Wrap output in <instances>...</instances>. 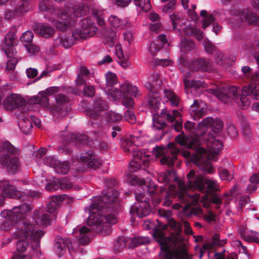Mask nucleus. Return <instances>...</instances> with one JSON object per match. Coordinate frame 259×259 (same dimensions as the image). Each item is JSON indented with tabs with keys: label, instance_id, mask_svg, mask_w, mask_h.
<instances>
[{
	"label": "nucleus",
	"instance_id": "aec40b11",
	"mask_svg": "<svg viewBox=\"0 0 259 259\" xmlns=\"http://www.w3.org/2000/svg\"><path fill=\"white\" fill-rule=\"evenodd\" d=\"M157 155H163L160 160L161 164H167L170 167L174 165L175 160L177 158V154L179 150L176 147L175 144L171 143L168 144L166 148L157 147Z\"/></svg>",
	"mask_w": 259,
	"mask_h": 259
},
{
	"label": "nucleus",
	"instance_id": "bf43d9fd",
	"mask_svg": "<svg viewBox=\"0 0 259 259\" xmlns=\"http://www.w3.org/2000/svg\"><path fill=\"white\" fill-rule=\"evenodd\" d=\"M124 118L131 124L135 122L136 118L134 113L132 111L127 110L124 114Z\"/></svg>",
	"mask_w": 259,
	"mask_h": 259
},
{
	"label": "nucleus",
	"instance_id": "cd10ccee",
	"mask_svg": "<svg viewBox=\"0 0 259 259\" xmlns=\"http://www.w3.org/2000/svg\"><path fill=\"white\" fill-rule=\"evenodd\" d=\"M16 41L14 32H9L6 35L5 47H3V49L7 56L11 57L14 55V53H16V51L14 48V46L16 44Z\"/></svg>",
	"mask_w": 259,
	"mask_h": 259
},
{
	"label": "nucleus",
	"instance_id": "7ed1b4c3",
	"mask_svg": "<svg viewBox=\"0 0 259 259\" xmlns=\"http://www.w3.org/2000/svg\"><path fill=\"white\" fill-rule=\"evenodd\" d=\"M118 192L114 188H109L103 192L102 196H96L93 198V203L89 207L85 208V211L89 214L87 224L90 227L83 226L77 227L73 230L72 233L77 238L80 245H85L89 243L91 237L93 236L92 232H101L104 224L103 203L104 201L109 199V204L113 203V207L115 208L116 196Z\"/></svg>",
	"mask_w": 259,
	"mask_h": 259
},
{
	"label": "nucleus",
	"instance_id": "2eb2a0df",
	"mask_svg": "<svg viewBox=\"0 0 259 259\" xmlns=\"http://www.w3.org/2000/svg\"><path fill=\"white\" fill-rule=\"evenodd\" d=\"M32 208L31 204L25 203L20 206L14 207L11 210H4L0 214L2 218L11 222H17L24 219Z\"/></svg>",
	"mask_w": 259,
	"mask_h": 259
},
{
	"label": "nucleus",
	"instance_id": "4d7b16f0",
	"mask_svg": "<svg viewBox=\"0 0 259 259\" xmlns=\"http://www.w3.org/2000/svg\"><path fill=\"white\" fill-rule=\"evenodd\" d=\"M104 38L107 39V41L113 42L116 38V33L111 28H108L105 32Z\"/></svg>",
	"mask_w": 259,
	"mask_h": 259
},
{
	"label": "nucleus",
	"instance_id": "39448f33",
	"mask_svg": "<svg viewBox=\"0 0 259 259\" xmlns=\"http://www.w3.org/2000/svg\"><path fill=\"white\" fill-rule=\"evenodd\" d=\"M130 178L132 180V185H138L135 193L137 202L131 206L130 212L133 215L137 214L139 218L146 217L151 211L148 196L151 197L154 205L158 204L161 201L158 188L153 183L147 185L145 181L138 177L131 176Z\"/></svg>",
	"mask_w": 259,
	"mask_h": 259
},
{
	"label": "nucleus",
	"instance_id": "bb28decb",
	"mask_svg": "<svg viewBox=\"0 0 259 259\" xmlns=\"http://www.w3.org/2000/svg\"><path fill=\"white\" fill-rule=\"evenodd\" d=\"M30 120L31 121L26 117L20 119L18 122V125L21 130L25 134H28L30 132L32 123L38 127H40L41 121L39 118L31 115Z\"/></svg>",
	"mask_w": 259,
	"mask_h": 259
},
{
	"label": "nucleus",
	"instance_id": "e433bc0d",
	"mask_svg": "<svg viewBox=\"0 0 259 259\" xmlns=\"http://www.w3.org/2000/svg\"><path fill=\"white\" fill-rule=\"evenodd\" d=\"M109 24L114 28L122 29L129 24V19L122 20L114 15H111L108 19Z\"/></svg>",
	"mask_w": 259,
	"mask_h": 259
},
{
	"label": "nucleus",
	"instance_id": "5fc2aeb1",
	"mask_svg": "<svg viewBox=\"0 0 259 259\" xmlns=\"http://www.w3.org/2000/svg\"><path fill=\"white\" fill-rule=\"evenodd\" d=\"M127 243H129V241H127V239L126 240V239L123 237H119L116 239L115 242V249L117 251H119L120 249L127 246Z\"/></svg>",
	"mask_w": 259,
	"mask_h": 259
},
{
	"label": "nucleus",
	"instance_id": "864d4df0",
	"mask_svg": "<svg viewBox=\"0 0 259 259\" xmlns=\"http://www.w3.org/2000/svg\"><path fill=\"white\" fill-rule=\"evenodd\" d=\"M10 59L8 60L6 69L8 71H13L16 67V65L18 62V58H17V53H14V55L11 57H8Z\"/></svg>",
	"mask_w": 259,
	"mask_h": 259
},
{
	"label": "nucleus",
	"instance_id": "f704fd0d",
	"mask_svg": "<svg viewBox=\"0 0 259 259\" xmlns=\"http://www.w3.org/2000/svg\"><path fill=\"white\" fill-rule=\"evenodd\" d=\"M35 33L45 37H49L54 33V29L51 26L42 23L36 24L34 27Z\"/></svg>",
	"mask_w": 259,
	"mask_h": 259
},
{
	"label": "nucleus",
	"instance_id": "0e129e2a",
	"mask_svg": "<svg viewBox=\"0 0 259 259\" xmlns=\"http://www.w3.org/2000/svg\"><path fill=\"white\" fill-rule=\"evenodd\" d=\"M33 37V34L31 31H26L20 37L21 41L30 42L32 41Z\"/></svg>",
	"mask_w": 259,
	"mask_h": 259
},
{
	"label": "nucleus",
	"instance_id": "ea45409f",
	"mask_svg": "<svg viewBox=\"0 0 259 259\" xmlns=\"http://www.w3.org/2000/svg\"><path fill=\"white\" fill-rule=\"evenodd\" d=\"M40 96L34 97L32 98V101L34 104H38L40 106L44 107L46 110L49 111V99L48 96L43 94V92L39 93Z\"/></svg>",
	"mask_w": 259,
	"mask_h": 259
},
{
	"label": "nucleus",
	"instance_id": "412c9836",
	"mask_svg": "<svg viewBox=\"0 0 259 259\" xmlns=\"http://www.w3.org/2000/svg\"><path fill=\"white\" fill-rule=\"evenodd\" d=\"M119 92L121 95L123 104L127 108L133 107L134 104L133 99L129 95L136 97L141 95L140 91L136 86L127 82L123 83L120 85Z\"/></svg>",
	"mask_w": 259,
	"mask_h": 259
},
{
	"label": "nucleus",
	"instance_id": "e2e57ef3",
	"mask_svg": "<svg viewBox=\"0 0 259 259\" xmlns=\"http://www.w3.org/2000/svg\"><path fill=\"white\" fill-rule=\"evenodd\" d=\"M61 88L58 87H51L47 89L43 94L48 96H51L56 94L59 93Z\"/></svg>",
	"mask_w": 259,
	"mask_h": 259
},
{
	"label": "nucleus",
	"instance_id": "4c0bfd02",
	"mask_svg": "<svg viewBox=\"0 0 259 259\" xmlns=\"http://www.w3.org/2000/svg\"><path fill=\"white\" fill-rule=\"evenodd\" d=\"M162 83V79L158 73L153 74L148 79V81L145 83V87L150 91L156 90Z\"/></svg>",
	"mask_w": 259,
	"mask_h": 259
},
{
	"label": "nucleus",
	"instance_id": "5701e85b",
	"mask_svg": "<svg viewBox=\"0 0 259 259\" xmlns=\"http://www.w3.org/2000/svg\"><path fill=\"white\" fill-rule=\"evenodd\" d=\"M108 108V105L106 101L103 100L100 97H96L94 102L93 108L87 110L86 114L92 119H95L99 116L101 117L103 113L105 112V111Z\"/></svg>",
	"mask_w": 259,
	"mask_h": 259
},
{
	"label": "nucleus",
	"instance_id": "603ef678",
	"mask_svg": "<svg viewBox=\"0 0 259 259\" xmlns=\"http://www.w3.org/2000/svg\"><path fill=\"white\" fill-rule=\"evenodd\" d=\"M165 96L169 100L171 104L175 106H178L179 103V98L170 91H164Z\"/></svg>",
	"mask_w": 259,
	"mask_h": 259
},
{
	"label": "nucleus",
	"instance_id": "79ce46f5",
	"mask_svg": "<svg viewBox=\"0 0 259 259\" xmlns=\"http://www.w3.org/2000/svg\"><path fill=\"white\" fill-rule=\"evenodd\" d=\"M183 31L187 35L195 36L198 40H200L203 38L202 31L199 29L193 27L192 25L187 26Z\"/></svg>",
	"mask_w": 259,
	"mask_h": 259
},
{
	"label": "nucleus",
	"instance_id": "c9c22d12",
	"mask_svg": "<svg viewBox=\"0 0 259 259\" xmlns=\"http://www.w3.org/2000/svg\"><path fill=\"white\" fill-rule=\"evenodd\" d=\"M69 145H76L80 146L88 143V137L85 135L71 134L65 139Z\"/></svg>",
	"mask_w": 259,
	"mask_h": 259
},
{
	"label": "nucleus",
	"instance_id": "49530a36",
	"mask_svg": "<svg viewBox=\"0 0 259 259\" xmlns=\"http://www.w3.org/2000/svg\"><path fill=\"white\" fill-rule=\"evenodd\" d=\"M69 168L70 165L68 162L58 160L54 167V170L57 173L64 175L68 172Z\"/></svg>",
	"mask_w": 259,
	"mask_h": 259
},
{
	"label": "nucleus",
	"instance_id": "f8f14e48",
	"mask_svg": "<svg viewBox=\"0 0 259 259\" xmlns=\"http://www.w3.org/2000/svg\"><path fill=\"white\" fill-rule=\"evenodd\" d=\"M220 15H223V19L231 24L240 21H245L250 25H259V17L250 11H241L233 9L230 11L222 10L219 12Z\"/></svg>",
	"mask_w": 259,
	"mask_h": 259
},
{
	"label": "nucleus",
	"instance_id": "de8ad7c7",
	"mask_svg": "<svg viewBox=\"0 0 259 259\" xmlns=\"http://www.w3.org/2000/svg\"><path fill=\"white\" fill-rule=\"evenodd\" d=\"M133 2L139 11L147 12L151 9L150 0H133Z\"/></svg>",
	"mask_w": 259,
	"mask_h": 259
},
{
	"label": "nucleus",
	"instance_id": "6e6552de",
	"mask_svg": "<svg viewBox=\"0 0 259 259\" xmlns=\"http://www.w3.org/2000/svg\"><path fill=\"white\" fill-rule=\"evenodd\" d=\"M80 26L81 27L80 29L76 28L73 30L72 38L68 36H60L55 40V44L62 46L64 48H68L73 45L74 40L92 36L95 34L97 30V27L89 18L82 20Z\"/></svg>",
	"mask_w": 259,
	"mask_h": 259
},
{
	"label": "nucleus",
	"instance_id": "a18cd8bd",
	"mask_svg": "<svg viewBox=\"0 0 259 259\" xmlns=\"http://www.w3.org/2000/svg\"><path fill=\"white\" fill-rule=\"evenodd\" d=\"M195 47L194 42L190 39H183L180 44L181 52L182 54H186L193 51Z\"/></svg>",
	"mask_w": 259,
	"mask_h": 259
},
{
	"label": "nucleus",
	"instance_id": "f3484780",
	"mask_svg": "<svg viewBox=\"0 0 259 259\" xmlns=\"http://www.w3.org/2000/svg\"><path fill=\"white\" fill-rule=\"evenodd\" d=\"M106 87L101 86V89L106 94L108 99L111 101H117L121 98V95L119 91L113 87L117 82L116 75L110 71H108L105 74Z\"/></svg>",
	"mask_w": 259,
	"mask_h": 259
},
{
	"label": "nucleus",
	"instance_id": "f03ea898",
	"mask_svg": "<svg viewBox=\"0 0 259 259\" xmlns=\"http://www.w3.org/2000/svg\"><path fill=\"white\" fill-rule=\"evenodd\" d=\"M176 141L183 148L193 149L196 151L194 161L200 169L209 174L214 172L209 160H216L215 156L223 146L218 137L210 133L204 136L195 134L190 136L183 133L176 137Z\"/></svg>",
	"mask_w": 259,
	"mask_h": 259
},
{
	"label": "nucleus",
	"instance_id": "9b49d317",
	"mask_svg": "<svg viewBox=\"0 0 259 259\" xmlns=\"http://www.w3.org/2000/svg\"><path fill=\"white\" fill-rule=\"evenodd\" d=\"M187 189L197 190L207 194L219 190L220 186L217 181L210 179L204 181L202 177L196 175L193 170L187 174Z\"/></svg>",
	"mask_w": 259,
	"mask_h": 259
},
{
	"label": "nucleus",
	"instance_id": "473e14b6",
	"mask_svg": "<svg viewBox=\"0 0 259 259\" xmlns=\"http://www.w3.org/2000/svg\"><path fill=\"white\" fill-rule=\"evenodd\" d=\"M226 243V240H220V236L219 234H214L211 241L204 243L200 250L199 257L201 259L204 251L207 249H212L216 246H222Z\"/></svg>",
	"mask_w": 259,
	"mask_h": 259
},
{
	"label": "nucleus",
	"instance_id": "3c124183",
	"mask_svg": "<svg viewBox=\"0 0 259 259\" xmlns=\"http://www.w3.org/2000/svg\"><path fill=\"white\" fill-rule=\"evenodd\" d=\"M250 184L247 186L246 190L249 192L255 191L257 187V184L259 183V173L253 175L250 178Z\"/></svg>",
	"mask_w": 259,
	"mask_h": 259
},
{
	"label": "nucleus",
	"instance_id": "0eeeda50",
	"mask_svg": "<svg viewBox=\"0 0 259 259\" xmlns=\"http://www.w3.org/2000/svg\"><path fill=\"white\" fill-rule=\"evenodd\" d=\"M179 65L180 69L184 72V82L187 94L190 92L192 94L197 96L202 92L201 89L207 87L206 83L198 80H190L186 78L191 76L190 70H201L210 72L212 69L211 62L204 59H194L189 64L186 58L181 57L179 59Z\"/></svg>",
	"mask_w": 259,
	"mask_h": 259
},
{
	"label": "nucleus",
	"instance_id": "8fccbe9b",
	"mask_svg": "<svg viewBox=\"0 0 259 259\" xmlns=\"http://www.w3.org/2000/svg\"><path fill=\"white\" fill-rule=\"evenodd\" d=\"M162 3H166L161 8L162 11L165 13L172 12L175 8L177 1L176 0H160Z\"/></svg>",
	"mask_w": 259,
	"mask_h": 259
},
{
	"label": "nucleus",
	"instance_id": "423d86ee",
	"mask_svg": "<svg viewBox=\"0 0 259 259\" xmlns=\"http://www.w3.org/2000/svg\"><path fill=\"white\" fill-rule=\"evenodd\" d=\"M82 5L74 6L73 7H66L62 10H57L55 11L56 18L53 21V24L61 30L67 29V26L74 22V18L81 17L86 15L90 10L94 17L96 19L99 25L103 26L105 25L104 20L105 11L99 10L97 6L93 4L92 2Z\"/></svg>",
	"mask_w": 259,
	"mask_h": 259
},
{
	"label": "nucleus",
	"instance_id": "4468645a",
	"mask_svg": "<svg viewBox=\"0 0 259 259\" xmlns=\"http://www.w3.org/2000/svg\"><path fill=\"white\" fill-rule=\"evenodd\" d=\"M5 198H15L22 201L27 200L29 196L25 192L17 190L7 181H0V206L4 203Z\"/></svg>",
	"mask_w": 259,
	"mask_h": 259
},
{
	"label": "nucleus",
	"instance_id": "2f4dec72",
	"mask_svg": "<svg viewBox=\"0 0 259 259\" xmlns=\"http://www.w3.org/2000/svg\"><path fill=\"white\" fill-rule=\"evenodd\" d=\"M145 141L142 136H136L132 135L129 139L125 140L121 144V146L123 150L125 151H131L130 147L132 145L136 146H142L144 144Z\"/></svg>",
	"mask_w": 259,
	"mask_h": 259
},
{
	"label": "nucleus",
	"instance_id": "393cba45",
	"mask_svg": "<svg viewBox=\"0 0 259 259\" xmlns=\"http://www.w3.org/2000/svg\"><path fill=\"white\" fill-rule=\"evenodd\" d=\"M78 160L84 162L89 167L96 169L101 164V160L93 153L92 150L81 153L76 156Z\"/></svg>",
	"mask_w": 259,
	"mask_h": 259
},
{
	"label": "nucleus",
	"instance_id": "1a4fd4ad",
	"mask_svg": "<svg viewBox=\"0 0 259 259\" xmlns=\"http://www.w3.org/2000/svg\"><path fill=\"white\" fill-rule=\"evenodd\" d=\"M178 188L175 185H169L168 186L169 192L166 193L164 201L163 204L166 206H169L172 203L169 196L175 198L178 197V199L183 203H186L188 205L194 204L197 202L199 199V196L198 194L192 195L187 193V186L184 182L180 180L178 182Z\"/></svg>",
	"mask_w": 259,
	"mask_h": 259
},
{
	"label": "nucleus",
	"instance_id": "dca6fc26",
	"mask_svg": "<svg viewBox=\"0 0 259 259\" xmlns=\"http://www.w3.org/2000/svg\"><path fill=\"white\" fill-rule=\"evenodd\" d=\"M55 102L50 105L49 112L54 116L64 117L70 109L67 104L69 99L65 95L58 93L55 95Z\"/></svg>",
	"mask_w": 259,
	"mask_h": 259
},
{
	"label": "nucleus",
	"instance_id": "a19ab883",
	"mask_svg": "<svg viewBox=\"0 0 259 259\" xmlns=\"http://www.w3.org/2000/svg\"><path fill=\"white\" fill-rule=\"evenodd\" d=\"M62 201L61 196H53L50 198V201L47 204V211L50 213H53L57 209Z\"/></svg>",
	"mask_w": 259,
	"mask_h": 259
},
{
	"label": "nucleus",
	"instance_id": "6ab92c4d",
	"mask_svg": "<svg viewBox=\"0 0 259 259\" xmlns=\"http://www.w3.org/2000/svg\"><path fill=\"white\" fill-rule=\"evenodd\" d=\"M134 159L130 163L129 170L131 172L136 171L143 165L148 166L150 160V154L144 149L137 148L133 151Z\"/></svg>",
	"mask_w": 259,
	"mask_h": 259
},
{
	"label": "nucleus",
	"instance_id": "680f3d73",
	"mask_svg": "<svg viewBox=\"0 0 259 259\" xmlns=\"http://www.w3.org/2000/svg\"><path fill=\"white\" fill-rule=\"evenodd\" d=\"M23 2L22 4L17 8V13L23 14L28 11L30 9L28 8V4L27 0H21Z\"/></svg>",
	"mask_w": 259,
	"mask_h": 259
},
{
	"label": "nucleus",
	"instance_id": "37998d69",
	"mask_svg": "<svg viewBox=\"0 0 259 259\" xmlns=\"http://www.w3.org/2000/svg\"><path fill=\"white\" fill-rule=\"evenodd\" d=\"M90 75L89 70L85 66H80L79 72L75 80L77 85H80L85 83V79Z\"/></svg>",
	"mask_w": 259,
	"mask_h": 259
},
{
	"label": "nucleus",
	"instance_id": "69168bd1",
	"mask_svg": "<svg viewBox=\"0 0 259 259\" xmlns=\"http://www.w3.org/2000/svg\"><path fill=\"white\" fill-rule=\"evenodd\" d=\"M82 93L85 96L93 97L95 94V89L93 86L86 85L84 87Z\"/></svg>",
	"mask_w": 259,
	"mask_h": 259
},
{
	"label": "nucleus",
	"instance_id": "9d476101",
	"mask_svg": "<svg viewBox=\"0 0 259 259\" xmlns=\"http://www.w3.org/2000/svg\"><path fill=\"white\" fill-rule=\"evenodd\" d=\"M181 113L176 110H173L172 113L168 112L166 109H163L161 110V115L154 114L153 116V128L154 130H158V133L160 137L156 138V140H160L163 136L162 128L165 126V122L163 118L166 119L170 122L176 121L175 124V129L177 132H179L182 128V122L181 118Z\"/></svg>",
	"mask_w": 259,
	"mask_h": 259
},
{
	"label": "nucleus",
	"instance_id": "052dcab7",
	"mask_svg": "<svg viewBox=\"0 0 259 259\" xmlns=\"http://www.w3.org/2000/svg\"><path fill=\"white\" fill-rule=\"evenodd\" d=\"M214 17L212 14H208V16H206L202 20V27L204 29L206 28L210 24H212L214 21Z\"/></svg>",
	"mask_w": 259,
	"mask_h": 259
},
{
	"label": "nucleus",
	"instance_id": "f257e3e1",
	"mask_svg": "<svg viewBox=\"0 0 259 259\" xmlns=\"http://www.w3.org/2000/svg\"><path fill=\"white\" fill-rule=\"evenodd\" d=\"M158 215L168 221V226L174 232L170 237H166L164 231L168 228V225L157 222V226L153 229V237L161 246L160 255L164 259H191L188 254L186 245L182 236V226L175 220L171 219V211L160 209Z\"/></svg>",
	"mask_w": 259,
	"mask_h": 259
},
{
	"label": "nucleus",
	"instance_id": "6e6d98bb",
	"mask_svg": "<svg viewBox=\"0 0 259 259\" xmlns=\"http://www.w3.org/2000/svg\"><path fill=\"white\" fill-rule=\"evenodd\" d=\"M219 175L220 178L224 181H231L233 178V175L225 168L219 169Z\"/></svg>",
	"mask_w": 259,
	"mask_h": 259
},
{
	"label": "nucleus",
	"instance_id": "774afa93",
	"mask_svg": "<svg viewBox=\"0 0 259 259\" xmlns=\"http://www.w3.org/2000/svg\"><path fill=\"white\" fill-rule=\"evenodd\" d=\"M157 180L160 183L167 184L169 181V175L166 172H161L158 174Z\"/></svg>",
	"mask_w": 259,
	"mask_h": 259
},
{
	"label": "nucleus",
	"instance_id": "c03bdc74",
	"mask_svg": "<svg viewBox=\"0 0 259 259\" xmlns=\"http://www.w3.org/2000/svg\"><path fill=\"white\" fill-rule=\"evenodd\" d=\"M127 241H129L128 247L134 248L137 246L148 243L149 239L146 237L139 236L133 238H130L127 239Z\"/></svg>",
	"mask_w": 259,
	"mask_h": 259
},
{
	"label": "nucleus",
	"instance_id": "72a5a7b5",
	"mask_svg": "<svg viewBox=\"0 0 259 259\" xmlns=\"http://www.w3.org/2000/svg\"><path fill=\"white\" fill-rule=\"evenodd\" d=\"M166 43L167 39L165 35H159L155 40L150 44L149 51L151 55H155L160 50L163 45Z\"/></svg>",
	"mask_w": 259,
	"mask_h": 259
},
{
	"label": "nucleus",
	"instance_id": "7c9ffc66",
	"mask_svg": "<svg viewBox=\"0 0 259 259\" xmlns=\"http://www.w3.org/2000/svg\"><path fill=\"white\" fill-rule=\"evenodd\" d=\"M54 217V214H40L39 211L36 210L33 212V220L36 224L39 225L46 226L51 224Z\"/></svg>",
	"mask_w": 259,
	"mask_h": 259
},
{
	"label": "nucleus",
	"instance_id": "a878e982",
	"mask_svg": "<svg viewBox=\"0 0 259 259\" xmlns=\"http://www.w3.org/2000/svg\"><path fill=\"white\" fill-rule=\"evenodd\" d=\"M206 104L201 100H194L190 106L189 113L194 120H197L204 115L206 111Z\"/></svg>",
	"mask_w": 259,
	"mask_h": 259
},
{
	"label": "nucleus",
	"instance_id": "13d9d810",
	"mask_svg": "<svg viewBox=\"0 0 259 259\" xmlns=\"http://www.w3.org/2000/svg\"><path fill=\"white\" fill-rule=\"evenodd\" d=\"M58 161L53 156H46L43 158V163L47 166L52 167L54 168L56 162Z\"/></svg>",
	"mask_w": 259,
	"mask_h": 259
},
{
	"label": "nucleus",
	"instance_id": "c85d7f7f",
	"mask_svg": "<svg viewBox=\"0 0 259 259\" xmlns=\"http://www.w3.org/2000/svg\"><path fill=\"white\" fill-rule=\"evenodd\" d=\"M59 188L61 189H69L72 186L68 179L63 178L57 181L54 180L53 182L48 183L45 187L46 189L50 191H56Z\"/></svg>",
	"mask_w": 259,
	"mask_h": 259
},
{
	"label": "nucleus",
	"instance_id": "a211bd4d",
	"mask_svg": "<svg viewBox=\"0 0 259 259\" xmlns=\"http://www.w3.org/2000/svg\"><path fill=\"white\" fill-rule=\"evenodd\" d=\"M223 122L218 118H213L211 117H207L200 122L197 125V128L195 134H200L201 136L208 135L207 129L210 127L213 133H219L223 128Z\"/></svg>",
	"mask_w": 259,
	"mask_h": 259
},
{
	"label": "nucleus",
	"instance_id": "c756f323",
	"mask_svg": "<svg viewBox=\"0 0 259 259\" xmlns=\"http://www.w3.org/2000/svg\"><path fill=\"white\" fill-rule=\"evenodd\" d=\"M25 101L19 95L12 94L8 96L4 101L5 107L8 110H12L17 107L22 106Z\"/></svg>",
	"mask_w": 259,
	"mask_h": 259
},
{
	"label": "nucleus",
	"instance_id": "338daca9",
	"mask_svg": "<svg viewBox=\"0 0 259 259\" xmlns=\"http://www.w3.org/2000/svg\"><path fill=\"white\" fill-rule=\"evenodd\" d=\"M51 4L49 0H44L39 3V9L41 11H48L50 10Z\"/></svg>",
	"mask_w": 259,
	"mask_h": 259
},
{
	"label": "nucleus",
	"instance_id": "58836bf2",
	"mask_svg": "<svg viewBox=\"0 0 259 259\" xmlns=\"http://www.w3.org/2000/svg\"><path fill=\"white\" fill-rule=\"evenodd\" d=\"M148 105L150 108L154 110L159 109L160 105V98L156 90L150 91Z\"/></svg>",
	"mask_w": 259,
	"mask_h": 259
},
{
	"label": "nucleus",
	"instance_id": "b1692460",
	"mask_svg": "<svg viewBox=\"0 0 259 259\" xmlns=\"http://www.w3.org/2000/svg\"><path fill=\"white\" fill-rule=\"evenodd\" d=\"M118 195L119 193H118ZM118 196H116V203L117 205L115 208L113 207V205H114V203L112 204V202L109 204V199H108L106 201H104L103 203V209H104L103 211V217L105 219L106 222L108 224L113 225L116 223L117 222V218L115 215V210L117 208L119 203L118 201Z\"/></svg>",
	"mask_w": 259,
	"mask_h": 259
},
{
	"label": "nucleus",
	"instance_id": "4be33fe9",
	"mask_svg": "<svg viewBox=\"0 0 259 259\" xmlns=\"http://www.w3.org/2000/svg\"><path fill=\"white\" fill-rule=\"evenodd\" d=\"M77 245L72 243L68 239H64L60 236H57L55 240V247L56 253L59 257H61L65 252L66 247H67L70 254L72 255V252H76V247Z\"/></svg>",
	"mask_w": 259,
	"mask_h": 259
},
{
	"label": "nucleus",
	"instance_id": "09e8293b",
	"mask_svg": "<svg viewBox=\"0 0 259 259\" xmlns=\"http://www.w3.org/2000/svg\"><path fill=\"white\" fill-rule=\"evenodd\" d=\"M101 117L105 118L106 120L110 122H116L120 121L122 119V116L117 113L114 112H105L103 113V115Z\"/></svg>",
	"mask_w": 259,
	"mask_h": 259
},
{
	"label": "nucleus",
	"instance_id": "ddd939ff",
	"mask_svg": "<svg viewBox=\"0 0 259 259\" xmlns=\"http://www.w3.org/2000/svg\"><path fill=\"white\" fill-rule=\"evenodd\" d=\"M2 147L8 153L0 156V163L9 171L16 172L19 167L18 158L14 155L16 149L8 141L4 142Z\"/></svg>",
	"mask_w": 259,
	"mask_h": 259
},
{
	"label": "nucleus",
	"instance_id": "20e7f679",
	"mask_svg": "<svg viewBox=\"0 0 259 259\" xmlns=\"http://www.w3.org/2000/svg\"><path fill=\"white\" fill-rule=\"evenodd\" d=\"M44 232L36 229L33 225L24 222L17 228L12 236L19 239L16 244L17 252L11 259H38L41 255L40 240Z\"/></svg>",
	"mask_w": 259,
	"mask_h": 259
}]
</instances>
